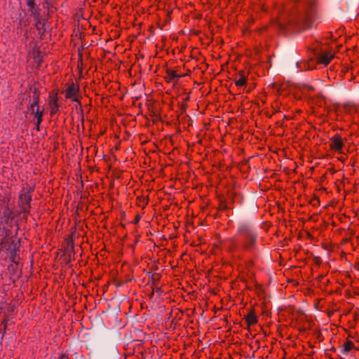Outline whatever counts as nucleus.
<instances>
[{"instance_id":"0eeeda50","label":"nucleus","mask_w":359,"mask_h":359,"mask_svg":"<svg viewBox=\"0 0 359 359\" xmlns=\"http://www.w3.org/2000/svg\"><path fill=\"white\" fill-rule=\"evenodd\" d=\"M298 25L301 29H306L312 26V20L310 16H305L301 19V22H298Z\"/></svg>"},{"instance_id":"6e6552de","label":"nucleus","mask_w":359,"mask_h":359,"mask_svg":"<svg viewBox=\"0 0 359 359\" xmlns=\"http://www.w3.org/2000/svg\"><path fill=\"white\" fill-rule=\"evenodd\" d=\"M30 57H33L36 65L39 66L43 60V53L38 50H34L30 54Z\"/></svg>"},{"instance_id":"9d476101","label":"nucleus","mask_w":359,"mask_h":359,"mask_svg":"<svg viewBox=\"0 0 359 359\" xmlns=\"http://www.w3.org/2000/svg\"><path fill=\"white\" fill-rule=\"evenodd\" d=\"M246 322L249 326L255 325L257 322V316L254 313H250L245 317Z\"/></svg>"},{"instance_id":"4468645a","label":"nucleus","mask_w":359,"mask_h":359,"mask_svg":"<svg viewBox=\"0 0 359 359\" xmlns=\"http://www.w3.org/2000/svg\"><path fill=\"white\" fill-rule=\"evenodd\" d=\"M27 4L28 7L30 8L31 11L33 13V9L34 8V0H27Z\"/></svg>"},{"instance_id":"20e7f679","label":"nucleus","mask_w":359,"mask_h":359,"mask_svg":"<svg viewBox=\"0 0 359 359\" xmlns=\"http://www.w3.org/2000/svg\"><path fill=\"white\" fill-rule=\"evenodd\" d=\"M334 54L327 51L321 52L318 57V61L320 64H323L324 65H328L330 61L333 59Z\"/></svg>"},{"instance_id":"2eb2a0df","label":"nucleus","mask_w":359,"mask_h":359,"mask_svg":"<svg viewBox=\"0 0 359 359\" xmlns=\"http://www.w3.org/2000/svg\"><path fill=\"white\" fill-rule=\"evenodd\" d=\"M64 355H62L60 359H63Z\"/></svg>"},{"instance_id":"9b49d317","label":"nucleus","mask_w":359,"mask_h":359,"mask_svg":"<svg viewBox=\"0 0 359 359\" xmlns=\"http://www.w3.org/2000/svg\"><path fill=\"white\" fill-rule=\"evenodd\" d=\"M354 344L353 341L347 340L343 345V353L347 354L351 350L354 348Z\"/></svg>"},{"instance_id":"f257e3e1","label":"nucleus","mask_w":359,"mask_h":359,"mask_svg":"<svg viewBox=\"0 0 359 359\" xmlns=\"http://www.w3.org/2000/svg\"><path fill=\"white\" fill-rule=\"evenodd\" d=\"M343 146L344 142L341 137L339 135H335L334 136L330 138V147L332 150L334 151L335 152L341 154L343 152Z\"/></svg>"},{"instance_id":"f03ea898","label":"nucleus","mask_w":359,"mask_h":359,"mask_svg":"<svg viewBox=\"0 0 359 359\" xmlns=\"http://www.w3.org/2000/svg\"><path fill=\"white\" fill-rule=\"evenodd\" d=\"M78 92L79 88L72 83L67 86L65 90V97L74 102H79Z\"/></svg>"},{"instance_id":"ddd939ff","label":"nucleus","mask_w":359,"mask_h":359,"mask_svg":"<svg viewBox=\"0 0 359 359\" xmlns=\"http://www.w3.org/2000/svg\"><path fill=\"white\" fill-rule=\"evenodd\" d=\"M180 76L175 71H168V79L170 81L174 79H178Z\"/></svg>"},{"instance_id":"f8f14e48","label":"nucleus","mask_w":359,"mask_h":359,"mask_svg":"<svg viewBox=\"0 0 359 359\" xmlns=\"http://www.w3.org/2000/svg\"><path fill=\"white\" fill-rule=\"evenodd\" d=\"M50 114H53L58 110V104L56 99H54L50 102Z\"/></svg>"},{"instance_id":"39448f33","label":"nucleus","mask_w":359,"mask_h":359,"mask_svg":"<svg viewBox=\"0 0 359 359\" xmlns=\"http://www.w3.org/2000/svg\"><path fill=\"white\" fill-rule=\"evenodd\" d=\"M247 83V76L244 72H240L238 76L235 79V84L237 87L241 88L245 86Z\"/></svg>"},{"instance_id":"1a4fd4ad","label":"nucleus","mask_w":359,"mask_h":359,"mask_svg":"<svg viewBox=\"0 0 359 359\" xmlns=\"http://www.w3.org/2000/svg\"><path fill=\"white\" fill-rule=\"evenodd\" d=\"M13 218V211H12V208H11L8 205L6 206L4 208V210L3 211V217H2V219H4V221L6 222V223H8L9 219H12Z\"/></svg>"},{"instance_id":"423d86ee","label":"nucleus","mask_w":359,"mask_h":359,"mask_svg":"<svg viewBox=\"0 0 359 359\" xmlns=\"http://www.w3.org/2000/svg\"><path fill=\"white\" fill-rule=\"evenodd\" d=\"M245 241L243 243V246L245 249H250L254 245L255 243L256 236H255L254 233H250L245 236Z\"/></svg>"},{"instance_id":"7ed1b4c3","label":"nucleus","mask_w":359,"mask_h":359,"mask_svg":"<svg viewBox=\"0 0 359 359\" xmlns=\"http://www.w3.org/2000/svg\"><path fill=\"white\" fill-rule=\"evenodd\" d=\"M30 109L32 110V113L34 114V117L37 119L36 121V127L39 130V124L41 123L42 121V116L43 112L39 110V106L38 104V101L34 100V102L30 106Z\"/></svg>"}]
</instances>
